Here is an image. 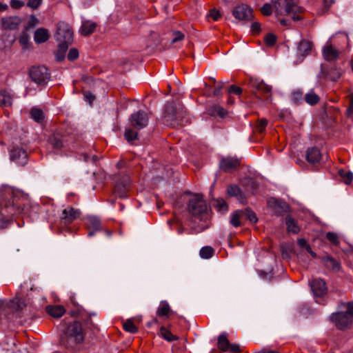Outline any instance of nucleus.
Masks as SVG:
<instances>
[{"label":"nucleus","mask_w":353,"mask_h":353,"mask_svg":"<svg viewBox=\"0 0 353 353\" xmlns=\"http://www.w3.org/2000/svg\"><path fill=\"white\" fill-rule=\"evenodd\" d=\"M353 319V303H348L347 311L333 313L330 316L331 321L339 330H345L350 327Z\"/></svg>","instance_id":"39448f33"},{"label":"nucleus","mask_w":353,"mask_h":353,"mask_svg":"<svg viewBox=\"0 0 353 353\" xmlns=\"http://www.w3.org/2000/svg\"><path fill=\"white\" fill-rule=\"evenodd\" d=\"M221 89H222V85H219L216 88H214V90L213 91V94L214 96L219 95L221 92Z\"/></svg>","instance_id":"774afa93"},{"label":"nucleus","mask_w":353,"mask_h":353,"mask_svg":"<svg viewBox=\"0 0 353 353\" xmlns=\"http://www.w3.org/2000/svg\"><path fill=\"white\" fill-rule=\"evenodd\" d=\"M310 286L316 296H323L326 294L327 290L325 282L321 279H314L310 283Z\"/></svg>","instance_id":"dca6fc26"},{"label":"nucleus","mask_w":353,"mask_h":353,"mask_svg":"<svg viewBox=\"0 0 353 353\" xmlns=\"http://www.w3.org/2000/svg\"><path fill=\"white\" fill-rule=\"evenodd\" d=\"M21 23V19L17 16L3 17L1 20L2 28L6 30H15Z\"/></svg>","instance_id":"a211bd4d"},{"label":"nucleus","mask_w":353,"mask_h":353,"mask_svg":"<svg viewBox=\"0 0 353 353\" xmlns=\"http://www.w3.org/2000/svg\"><path fill=\"white\" fill-rule=\"evenodd\" d=\"M264 41L267 46H272L276 41V37L274 34L269 33L265 35Z\"/></svg>","instance_id":"49530a36"},{"label":"nucleus","mask_w":353,"mask_h":353,"mask_svg":"<svg viewBox=\"0 0 353 353\" xmlns=\"http://www.w3.org/2000/svg\"><path fill=\"white\" fill-rule=\"evenodd\" d=\"M227 192L229 195L232 196H238L239 198L242 197V194L240 188L235 185L228 186L227 189Z\"/></svg>","instance_id":"a19ab883"},{"label":"nucleus","mask_w":353,"mask_h":353,"mask_svg":"<svg viewBox=\"0 0 353 353\" xmlns=\"http://www.w3.org/2000/svg\"><path fill=\"white\" fill-rule=\"evenodd\" d=\"M292 99L294 102L298 103L303 101V94L301 90H294L292 92Z\"/></svg>","instance_id":"a18cd8bd"},{"label":"nucleus","mask_w":353,"mask_h":353,"mask_svg":"<svg viewBox=\"0 0 353 353\" xmlns=\"http://www.w3.org/2000/svg\"><path fill=\"white\" fill-rule=\"evenodd\" d=\"M257 91L263 95V97L268 100L271 97L272 88L265 84L264 82L261 81L255 85Z\"/></svg>","instance_id":"cd10ccee"},{"label":"nucleus","mask_w":353,"mask_h":353,"mask_svg":"<svg viewBox=\"0 0 353 353\" xmlns=\"http://www.w3.org/2000/svg\"><path fill=\"white\" fill-rule=\"evenodd\" d=\"M31 79L39 85H44L50 79V73L45 66H34L30 70Z\"/></svg>","instance_id":"0eeeda50"},{"label":"nucleus","mask_w":353,"mask_h":353,"mask_svg":"<svg viewBox=\"0 0 353 353\" xmlns=\"http://www.w3.org/2000/svg\"><path fill=\"white\" fill-rule=\"evenodd\" d=\"M339 54V51L328 43L323 48V54L327 61L335 60L338 57Z\"/></svg>","instance_id":"b1692460"},{"label":"nucleus","mask_w":353,"mask_h":353,"mask_svg":"<svg viewBox=\"0 0 353 353\" xmlns=\"http://www.w3.org/2000/svg\"><path fill=\"white\" fill-rule=\"evenodd\" d=\"M69 45L66 43H59L58 49L55 52V58L58 61H61L64 59L65 54L68 48Z\"/></svg>","instance_id":"2f4dec72"},{"label":"nucleus","mask_w":353,"mask_h":353,"mask_svg":"<svg viewBox=\"0 0 353 353\" xmlns=\"http://www.w3.org/2000/svg\"><path fill=\"white\" fill-rule=\"evenodd\" d=\"M31 117L37 122L39 123L43 121L44 116L41 110L38 108H32L31 110Z\"/></svg>","instance_id":"ea45409f"},{"label":"nucleus","mask_w":353,"mask_h":353,"mask_svg":"<svg viewBox=\"0 0 353 353\" xmlns=\"http://www.w3.org/2000/svg\"><path fill=\"white\" fill-rule=\"evenodd\" d=\"M83 324L85 329L90 330L93 332L95 330H99L98 326L95 325L90 319H84Z\"/></svg>","instance_id":"de8ad7c7"},{"label":"nucleus","mask_w":353,"mask_h":353,"mask_svg":"<svg viewBox=\"0 0 353 353\" xmlns=\"http://www.w3.org/2000/svg\"><path fill=\"white\" fill-rule=\"evenodd\" d=\"M79 57V52L76 48H71L68 54V59L70 61H74Z\"/></svg>","instance_id":"5fc2aeb1"},{"label":"nucleus","mask_w":353,"mask_h":353,"mask_svg":"<svg viewBox=\"0 0 353 353\" xmlns=\"http://www.w3.org/2000/svg\"><path fill=\"white\" fill-rule=\"evenodd\" d=\"M129 120L131 125L134 128L141 130L147 126L148 123V115L145 112L139 110L132 114Z\"/></svg>","instance_id":"f8f14e48"},{"label":"nucleus","mask_w":353,"mask_h":353,"mask_svg":"<svg viewBox=\"0 0 353 353\" xmlns=\"http://www.w3.org/2000/svg\"><path fill=\"white\" fill-rule=\"evenodd\" d=\"M85 335V332L82 323L74 321L63 330L60 343L67 349L74 350L84 341Z\"/></svg>","instance_id":"f03ea898"},{"label":"nucleus","mask_w":353,"mask_h":353,"mask_svg":"<svg viewBox=\"0 0 353 353\" xmlns=\"http://www.w3.org/2000/svg\"><path fill=\"white\" fill-rule=\"evenodd\" d=\"M304 100L307 104L314 105L319 102L320 97L313 90H310L305 94Z\"/></svg>","instance_id":"c756f323"},{"label":"nucleus","mask_w":353,"mask_h":353,"mask_svg":"<svg viewBox=\"0 0 353 353\" xmlns=\"http://www.w3.org/2000/svg\"><path fill=\"white\" fill-rule=\"evenodd\" d=\"M87 226L89 229V236H92L96 231H99L102 229L101 221L95 216H90L87 219Z\"/></svg>","instance_id":"aec40b11"},{"label":"nucleus","mask_w":353,"mask_h":353,"mask_svg":"<svg viewBox=\"0 0 353 353\" xmlns=\"http://www.w3.org/2000/svg\"><path fill=\"white\" fill-rule=\"evenodd\" d=\"M164 122L173 128L178 125H184L188 122L186 111L184 108L173 104H168L164 112Z\"/></svg>","instance_id":"7ed1b4c3"},{"label":"nucleus","mask_w":353,"mask_h":353,"mask_svg":"<svg viewBox=\"0 0 353 353\" xmlns=\"http://www.w3.org/2000/svg\"><path fill=\"white\" fill-rule=\"evenodd\" d=\"M50 37L48 30L41 28L37 29L34 35V40L36 43L40 44L46 42Z\"/></svg>","instance_id":"a878e982"},{"label":"nucleus","mask_w":353,"mask_h":353,"mask_svg":"<svg viewBox=\"0 0 353 353\" xmlns=\"http://www.w3.org/2000/svg\"><path fill=\"white\" fill-rule=\"evenodd\" d=\"M213 205L220 212L224 213L228 210V205L223 199L214 201Z\"/></svg>","instance_id":"c9c22d12"},{"label":"nucleus","mask_w":353,"mask_h":353,"mask_svg":"<svg viewBox=\"0 0 353 353\" xmlns=\"http://www.w3.org/2000/svg\"><path fill=\"white\" fill-rule=\"evenodd\" d=\"M285 222L288 232L294 234H297L299 232L300 229L299 226L291 216H288L285 219Z\"/></svg>","instance_id":"f704fd0d"},{"label":"nucleus","mask_w":353,"mask_h":353,"mask_svg":"<svg viewBox=\"0 0 353 353\" xmlns=\"http://www.w3.org/2000/svg\"><path fill=\"white\" fill-rule=\"evenodd\" d=\"M207 204L201 194H196L189 201L188 210L193 216H199L207 212Z\"/></svg>","instance_id":"423d86ee"},{"label":"nucleus","mask_w":353,"mask_h":353,"mask_svg":"<svg viewBox=\"0 0 353 353\" xmlns=\"http://www.w3.org/2000/svg\"><path fill=\"white\" fill-rule=\"evenodd\" d=\"M339 174L343 182L346 184L351 183L353 180V173L350 171L340 170Z\"/></svg>","instance_id":"e433bc0d"},{"label":"nucleus","mask_w":353,"mask_h":353,"mask_svg":"<svg viewBox=\"0 0 353 353\" xmlns=\"http://www.w3.org/2000/svg\"><path fill=\"white\" fill-rule=\"evenodd\" d=\"M23 5H24V3L19 0H11L10 1V6L14 9H19V8H21L22 6H23Z\"/></svg>","instance_id":"680f3d73"},{"label":"nucleus","mask_w":353,"mask_h":353,"mask_svg":"<svg viewBox=\"0 0 353 353\" xmlns=\"http://www.w3.org/2000/svg\"><path fill=\"white\" fill-rule=\"evenodd\" d=\"M84 97L90 103L94 101V99L95 98L94 96L92 93H90V92H84Z\"/></svg>","instance_id":"69168bd1"},{"label":"nucleus","mask_w":353,"mask_h":353,"mask_svg":"<svg viewBox=\"0 0 353 353\" xmlns=\"http://www.w3.org/2000/svg\"><path fill=\"white\" fill-rule=\"evenodd\" d=\"M245 213L247 218L249 219L250 222H252V223H256L257 222L258 219L256 216V214L251 210L246 209Z\"/></svg>","instance_id":"3c124183"},{"label":"nucleus","mask_w":353,"mask_h":353,"mask_svg":"<svg viewBox=\"0 0 353 353\" xmlns=\"http://www.w3.org/2000/svg\"><path fill=\"white\" fill-rule=\"evenodd\" d=\"M80 216L81 212L79 210L68 206L62 210L59 215L60 224L68 225L79 219Z\"/></svg>","instance_id":"1a4fd4ad"},{"label":"nucleus","mask_w":353,"mask_h":353,"mask_svg":"<svg viewBox=\"0 0 353 353\" xmlns=\"http://www.w3.org/2000/svg\"><path fill=\"white\" fill-rule=\"evenodd\" d=\"M240 165L238 159L228 157L223 158L220 161V168L225 172H232L235 170Z\"/></svg>","instance_id":"2eb2a0df"},{"label":"nucleus","mask_w":353,"mask_h":353,"mask_svg":"<svg viewBox=\"0 0 353 353\" xmlns=\"http://www.w3.org/2000/svg\"><path fill=\"white\" fill-rule=\"evenodd\" d=\"M210 16L213 19L214 21H217L219 19L221 14L218 10H212L210 11Z\"/></svg>","instance_id":"0e129e2a"},{"label":"nucleus","mask_w":353,"mask_h":353,"mask_svg":"<svg viewBox=\"0 0 353 353\" xmlns=\"http://www.w3.org/2000/svg\"><path fill=\"white\" fill-rule=\"evenodd\" d=\"M57 40L59 43L71 44L73 40V31L68 24L59 23L57 30Z\"/></svg>","instance_id":"9b49d317"},{"label":"nucleus","mask_w":353,"mask_h":353,"mask_svg":"<svg viewBox=\"0 0 353 353\" xmlns=\"http://www.w3.org/2000/svg\"><path fill=\"white\" fill-rule=\"evenodd\" d=\"M159 335L168 342L179 340V337L176 335L173 334L170 330L165 326H161L160 327Z\"/></svg>","instance_id":"c85d7f7f"},{"label":"nucleus","mask_w":353,"mask_h":353,"mask_svg":"<svg viewBox=\"0 0 353 353\" xmlns=\"http://www.w3.org/2000/svg\"><path fill=\"white\" fill-rule=\"evenodd\" d=\"M230 94H234L236 95H240L242 93V89L235 85H232L228 89Z\"/></svg>","instance_id":"6e6d98bb"},{"label":"nucleus","mask_w":353,"mask_h":353,"mask_svg":"<svg viewBox=\"0 0 353 353\" xmlns=\"http://www.w3.org/2000/svg\"><path fill=\"white\" fill-rule=\"evenodd\" d=\"M123 327L126 332H128L130 333H136L138 331V327L130 319H128L123 323Z\"/></svg>","instance_id":"58836bf2"},{"label":"nucleus","mask_w":353,"mask_h":353,"mask_svg":"<svg viewBox=\"0 0 353 353\" xmlns=\"http://www.w3.org/2000/svg\"><path fill=\"white\" fill-rule=\"evenodd\" d=\"M12 98L7 91L0 92V106L9 107L12 105Z\"/></svg>","instance_id":"72a5a7b5"},{"label":"nucleus","mask_w":353,"mask_h":353,"mask_svg":"<svg viewBox=\"0 0 353 353\" xmlns=\"http://www.w3.org/2000/svg\"><path fill=\"white\" fill-rule=\"evenodd\" d=\"M326 237L329 241H330L333 245H338L339 243L338 235L334 232H327L326 234Z\"/></svg>","instance_id":"09e8293b"},{"label":"nucleus","mask_w":353,"mask_h":353,"mask_svg":"<svg viewBox=\"0 0 353 353\" xmlns=\"http://www.w3.org/2000/svg\"><path fill=\"white\" fill-rule=\"evenodd\" d=\"M261 31V26L258 22H254L251 25V32L254 34H257Z\"/></svg>","instance_id":"13d9d810"},{"label":"nucleus","mask_w":353,"mask_h":353,"mask_svg":"<svg viewBox=\"0 0 353 353\" xmlns=\"http://www.w3.org/2000/svg\"><path fill=\"white\" fill-rule=\"evenodd\" d=\"M208 114L213 117H223L226 115L227 111L219 105H214L208 109Z\"/></svg>","instance_id":"473e14b6"},{"label":"nucleus","mask_w":353,"mask_h":353,"mask_svg":"<svg viewBox=\"0 0 353 353\" xmlns=\"http://www.w3.org/2000/svg\"><path fill=\"white\" fill-rule=\"evenodd\" d=\"M275 12L277 15L289 16L294 21L302 19L300 15L301 8L294 0H278L275 4Z\"/></svg>","instance_id":"20e7f679"},{"label":"nucleus","mask_w":353,"mask_h":353,"mask_svg":"<svg viewBox=\"0 0 353 353\" xmlns=\"http://www.w3.org/2000/svg\"><path fill=\"white\" fill-rule=\"evenodd\" d=\"M217 347L221 352H230L232 353H239L241 352L240 346L238 344H232L230 343L228 335L225 332L220 334L217 339Z\"/></svg>","instance_id":"9d476101"},{"label":"nucleus","mask_w":353,"mask_h":353,"mask_svg":"<svg viewBox=\"0 0 353 353\" xmlns=\"http://www.w3.org/2000/svg\"><path fill=\"white\" fill-rule=\"evenodd\" d=\"M26 306V303L23 299L15 297L10 303V307L15 311H21Z\"/></svg>","instance_id":"7c9ffc66"},{"label":"nucleus","mask_w":353,"mask_h":353,"mask_svg":"<svg viewBox=\"0 0 353 353\" xmlns=\"http://www.w3.org/2000/svg\"><path fill=\"white\" fill-rule=\"evenodd\" d=\"M46 310L49 315L54 318H59L65 312L64 307L60 305H48Z\"/></svg>","instance_id":"393cba45"},{"label":"nucleus","mask_w":353,"mask_h":353,"mask_svg":"<svg viewBox=\"0 0 353 353\" xmlns=\"http://www.w3.org/2000/svg\"><path fill=\"white\" fill-rule=\"evenodd\" d=\"M269 207L273 208L276 213H281L288 209L287 203L281 200L275 198H270L268 201Z\"/></svg>","instance_id":"412c9836"},{"label":"nucleus","mask_w":353,"mask_h":353,"mask_svg":"<svg viewBox=\"0 0 353 353\" xmlns=\"http://www.w3.org/2000/svg\"><path fill=\"white\" fill-rule=\"evenodd\" d=\"M312 48L313 44L312 42L305 39H303L299 42L298 45L297 55L304 58L311 53Z\"/></svg>","instance_id":"6ab92c4d"},{"label":"nucleus","mask_w":353,"mask_h":353,"mask_svg":"<svg viewBox=\"0 0 353 353\" xmlns=\"http://www.w3.org/2000/svg\"><path fill=\"white\" fill-rule=\"evenodd\" d=\"M50 143L54 149H70L73 143V137L65 134H54L50 139Z\"/></svg>","instance_id":"6e6552de"},{"label":"nucleus","mask_w":353,"mask_h":353,"mask_svg":"<svg viewBox=\"0 0 353 353\" xmlns=\"http://www.w3.org/2000/svg\"><path fill=\"white\" fill-rule=\"evenodd\" d=\"M19 192L10 186H3L0 198V227L4 228L14 216L23 212L19 199Z\"/></svg>","instance_id":"f257e3e1"},{"label":"nucleus","mask_w":353,"mask_h":353,"mask_svg":"<svg viewBox=\"0 0 353 353\" xmlns=\"http://www.w3.org/2000/svg\"><path fill=\"white\" fill-rule=\"evenodd\" d=\"M199 254L203 259H210L214 254V249L210 246L203 247L200 250Z\"/></svg>","instance_id":"4c0bfd02"},{"label":"nucleus","mask_w":353,"mask_h":353,"mask_svg":"<svg viewBox=\"0 0 353 353\" xmlns=\"http://www.w3.org/2000/svg\"><path fill=\"white\" fill-rule=\"evenodd\" d=\"M272 6L270 4L266 3L263 5V6L261 8V12L264 15H270L272 14Z\"/></svg>","instance_id":"052dcab7"},{"label":"nucleus","mask_w":353,"mask_h":353,"mask_svg":"<svg viewBox=\"0 0 353 353\" xmlns=\"http://www.w3.org/2000/svg\"><path fill=\"white\" fill-rule=\"evenodd\" d=\"M138 134L132 129H127L125 132V137L128 141H132L137 139Z\"/></svg>","instance_id":"c03bdc74"},{"label":"nucleus","mask_w":353,"mask_h":353,"mask_svg":"<svg viewBox=\"0 0 353 353\" xmlns=\"http://www.w3.org/2000/svg\"><path fill=\"white\" fill-rule=\"evenodd\" d=\"M173 38L172 39L171 43L172 44L177 43L184 39V34L179 31H174L172 33Z\"/></svg>","instance_id":"603ef678"},{"label":"nucleus","mask_w":353,"mask_h":353,"mask_svg":"<svg viewBox=\"0 0 353 353\" xmlns=\"http://www.w3.org/2000/svg\"><path fill=\"white\" fill-rule=\"evenodd\" d=\"M172 312L167 301H161L157 309L156 314L158 316L168 319Z\"/></svg>","instance_id":"5701e85b"},{"label":"nucleus","mask_w":353,"mask_h":353,"mask_svg":"<svg viewBox=\"0 0 353 353\" xmlns=\"http://www.w3.org/2000/svg\"><path fill=\"white\" fill-rule=\"evenodd\" d=\"M268 121L265 119H261L258 121V123L256 124V130L259 132H263L267 126Z\"/></svg>","instance_id":"8fccbe9b"},{"label":"nucleus","mask_w":353,"mask_h":353,"mask_svg":"<svg viewBox=\"0 0 353 353\" xmlns=\"http://www.w3.org/2000/svg\"><path fill=\"white\" fill-rule=\"evenodd\" d=\"M233 16L241 21H250L252 19V10L245 4L236 6L232 11Z\"/></svg>","instance_id":"ddd939ff"},{"label":"nucleus","mask_w":353,"mask_h":353,"mask_svg":"<svg viewBox=\"0 0 353 353\" xmlns=\"http://www.w3.org/2000/svg\"><path fill=\"white\" fill-rule=\"evenodd\" d=\"M298 245L301 248H306L307 245H308L309 244L304 239H299L298 240Z\"/></svg>","instance_id":"338daca9"},{"label":"nucleus","mask_w":353,"mask_h":353,"mask_svg":"<svg viewBox=\"0 0 353 353\" xmlns=\"http://www.w3.org/2000/svg\"><path fill=\"white\" fill-rule=\"evenodd\" d=\"M243 212L242 211L234 212L231 216L230 223L234 227L241 225L240 217Z\"/></svg>","instance_id":"79ce46f5"},{"label":"nucleus","mask_w":353,"mask_h":353,"mask_svg":"<svg viewBox=\"0 0 353 353\" xmlns=\"http://www.w3.org/2000/svg\"><path fill=\"white\" fill-rule=\"evenodd\" d=\"M346 114L348 117L353 115V94L350 95V104L347 109Z\"/></svg>","instance_id":"bf43d9fd"},{"label":"nucleus","mask_w":353,"mask_h":353,"mask_svg":"<svg viewBox=\"0 0 353 353\" xmlns=\"http://www.w3.org/2000/svg\"><path fill=\"white\" fill-rule=\"evenodd\" d=\"M42 0H29L28 2V6L36 9L37 8L41 3Z\"/></svg>","instance_id":"e2e57ef3"},{"label":"nucleus","mask_w":353,"mask_h":353,"mask_svg":"<svg viewBox=\"0 0 353 353\" xmlns=\"http://www.w3.org/2000/svg\"><path fill=\"white\" fill-rule=\"evenodd\" d=\"M97 27V23L90 21L83 22L80 28V32L83 36H88L94 32Z\"/></svg>","instance_id":"bb28decb"},{"label":"nucleus","mask_w":353,"mask_h":353,"mask_svg":"<svg viewBox=\"0 0 353 353\" xmlns=\"http://www.w3.org/2000/svg\"><path fill=\"white\" fill-rule=\"evenodd\" d=\"M27 157V152L18 146L13 147L10 151V159L19 165H24Z\"/></svg>","instance_id":"4468645a"},{"label":"nucleus","mask_w":353,"mask_h":353,"mask_svg":"<svg viewBox=\"0 0 353 353\" xmlns=\"http://www.w3.org/2000/svg\"><path fill=\"white\" fill-rule=\"evenodd\" d=\"M19 42L23 46H26L28 43V41H29V36L28 35L27 33L26 32H23L20 37H19Z\"/></svg>","instance_id":"4d7b16f0"},{"label":"nucleus","mask_w":353,"mask_h":353,"mask_svg":"<svg viewBox=\"0 0 353 353\" xmlns=\"http://www.w3.org/2000/svg\"><path fill=\"white\" fill-rule=\"evenodd\" d=\"M327 265L331 267L334 270H338L339 268V263L333 258L328 257L326 259Z\"/></svg>","instance_id":"864d4df0"},{"label":"nucleus","mask_w":353,"mask_h":353,"mask_svg":"<svg viewBox=\"0 0 353 353\" xmlns=\"http://www.w3.org/2000/svg\"><path fill=\"white\" fill-rule=\"evenodd\" d=\"M343 70L341 68L332 69L329 72V77L332 81H337L342 75Z\"/></svg>","instance_id":"37998d69"},{"label":"nucleus","mask_w":353,"mask_h":353,"mask_svg":"<svg viewBox=\"0 0 353 353\" xmlns=\"http://www.w3.org/2000/svg\"><path fill=\"white\" fill-rule=\"evenodd\" d=\"M130 179L126 176L123 181L117 182L114 186V193L120 198H125L128 195L130 189Z\"/></svg>","instance_id":"f3484780"},{"label":"nucleus","mask_w":353,"mask_h":353,"mask_svg":"<svg viewBox=\"0 0 353 353\" xmlns=\"http://www.w3.org/2000/svg\"><path fill=\"white\" fill-rule=\"evenodd\" d=\"M321 153L316 147L308 148L306 151V159L310 163H316L320 161Z\"/></svg>","instance_id":"4be33fe9"}]
</instances>
